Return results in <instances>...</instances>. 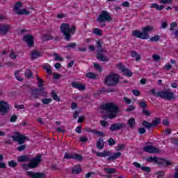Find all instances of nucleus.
Masks as SVG:
<instances>
[{"label": "nucleus", "instance_id": "f257e3e1", "mask_svg": "<svg viewBox=\"0 0 178 178\" xmlns=\"http://www.w3.org/2000/svg\"><path fill=\"white\" fill-rule=\"evenodd\" d=\"M60 31L64 35L65 41H70L72 40V35L76 33V26H72L70 27L69 24H61Z\"/></svg>", "mask_w": 178, "mask_h": 178}, {"label": "nucleus", "instance_id": "f03ea898", "mask_svg": "<svg viewBox=\"0 0 178 178\" xmlns=\"http://www.w3.org/2000/svg\"><path fill=\"white\" fill-rule=\"evenodd\" d=\"M102 109L108 112L106 115L108 119H115L118 116V113L119 112V107L116 106L114 103H107L102 106Z\"/></svg>", "mask_w": 178, "mask_h": 178}, {"label": "nucleus", "instance_id": "7ed1b4c3", "mask_svg": "<svg viewBox=\"0 0 178 178\" xmlns=\"http://www.w3.org/2000/svg\"><path fill=\"white\" fill-rule=\"evenodd\" d=\"M154 30V27L147 26L143 28L142 31L134 30L132 31V35L136 38H140V40H148L149 38V33Z\"/></svg>", "mask_w": 178, "mask_h": 178}, {"label": "nucleus", "instance_id": "20e7f679", "mask_svg": "<svg viewBox=\"0 0 178 178\" xmlns=\"http://www.w3.org/2000/svg\"><path fill=\"white\" fill-rule=\"evenodd\" d=\"M150 92L152 95H154V97H159L160 98H163V99H166L167 101H170L176 98L175 97V93L170 92V90H169L165 91H159L156 92L155 91V89H152Z\"/></svg>", "mask_w": 178, "mask_h": 178}, {"label": "nucleus", "instance_id": "39448f33", "mask_svg": "<svg viewBox=\"0 0 178 178\" xmlns=\"http://www.w3.org/2000/svg\"><path fill=\"white\" fill-rule=\"evenodd\" d=\"M120 77L117 74H110L104 79V84L108 87H115L119 84Z\"/></svg>", "mask_w": 178, "mask_h": 178}, {"label": "nucleus", "instance_id": "423d86ee", "mask_svg": "<svg viewBox=\"0 0 178 178\" xmlns=\"http://www.w3.org/2000/svg\"><path fill=\"white\" fill-rule=\"evenodd\" d=\"M147 162L152 163L155 162V163H157L158 165H161L162 166H169V165H172V163L169 162L165 159H158V157L154 156H150L146 159Z\"/></svg>", "mask_w": 178, "mask_h": 178}, {"label": "nucleus", "instance_id": "0eeeda50", "mask_svg": "<svg viewBox=\"0 0 178 178\" xmlns=\"http://www.w3.org/2000/svg\"><path fill=\"white\" fill-rule=\"evenodd\" d=\"M16 136H9V138H13L14 141H17L19 145H22V144H24L26 141H29V137L19 133H15Z\"/></svg>", "mask_w": 178, "mask_h": 178}, {"label": "nucleus", "instance_id": "6e6552de", "mask_svg": "<svg viewBox=\"0 0 178 178\" xmlns=\"http://www.w3.org/2000/svg\"><path fill=\"white\" fill-rule=\"evenodd\" d=\"M30 168L35 169V168H38L40 163L42 161L41 154H38L35 158L30 159Z\"/></svg>", "mask_w": 178, "mask_h": 178}, {"label": "nucleus", "instance_id": "1a4fd4ad", "mask_svg": "<svg viewBox=\"0 0 178 178\" xmlns=\"http://www.w3.org/2000/svg\"><path fill=\"white\" fill-rule=\"evenodd\" d=\"M112 20V17L111 14L107 11L103 10L97 17V22L99 23H104L105 22H111Z\"/></svg>", "mask_w": 178, "mask_h": 178}, {"label": "nucleus", "instance_id": "9d476101", "mask_svg": "<svg viewBox=\"0 0 178 178\" xmlns=\"http://www.w3.org/2000/svg\"><path fill=\"white\" fill-rule=\"evenodd\" d=\"M22 1H17L15 6H14V10L16 12L17 15H30V12H29L26 9H22ZM21 9V10H20Z\"/></svg>", "mask_w": 178, "mask_h": 178}, {"label": "nucleus", "instance_id": "9b49d317", "mask_svg": "<svg viewBox=\"0 0 178 178\" xmlns=\"http://www.w3.org/2000/svg\"><path fill=\"white\" fill-rule=\"evenodd\" d=\"M102 53L106 54V50L101 49L97 51V54L96 56L97 59L100 60V62H109V58L106 57Z\"/></svg>", "mask_w": 178, "mask_h": 178}, {"label": "nucleus", "instance_id": "f8f14e48", "mask_svg": "<svg viewBox=\"0 0 178 178\" xmlns=\"http://www.w3.org/2000/svg\"><path fill=\"white\" fill-rule=\"evenodd\" d=\"M9 109H10V108L8 103L3 101L0 102V113H1L3 116H5V115L9 112Z\"/></svg>", "mask_w": 178, "mask_h": 178}, {"label": "nucleus", "instance_id": "ddd939ff", "mask_svg": "<svg viewBox=\"0 0 178 178\" xmlns=\"http://www.w3.org/2000/svg\"><path fill=\"white\" fill-rule=\"evenodd\" d=\"M45 88H42L40 89H32L31 95L34 97L36 99L40 98V95H45Z\"/></svg>", "mask_w": 178, "mask_h": 178}, {"label": "nucleus", "instance_id": "4468645a", "mask_svg": "<svg viewBox=\"0 0 178 178\" xmlns=\"http://www.w3.org/2000/svg\"><path fill=\"white\" fill-rule=\"evenodd\" d=\"M65 159H75V161H83V156L76 153H65Z\"/></svg>", "mask_w": 178, "mask_h": 178}, {"label": "nucleus", "instance_id": "2eb2a0df", "mask_svg": "<svg viewBox=\"0 0 178 178\" xmlns=\"http://www.w3.org/2000/svg\"><path fill=\"white\" fill-rule=\"evenodd\" d=\"M10 30H12V26L9 24H0V34L1 35H6Z\"/></svg>", "mask_w": 178, "mask_h": 178}, {"label": "nucleus", "instance_id": "dca6fc26", "mask_svg": "<svg viewBox=\"0 0 178 178\" xmlns=\"http://www.w3.org/2000/svg\"><path fill=\"white\" fill-rule=\"evenodd\" d=\"M124 127H126V124L124 123H114L111 125L110 131L111 133H113V131L122 130V129H124Z\"/></svg>", "mask_w": 178, "mask_h": 178}, {"label": "nucleus", "instance_id": "f3484780", "mask_svg": "<svg viewBox=\"0 0 178 178\" xmlns=\"http://www.w3.org/2000/svg\"><path fill=\"white\" fill-rule=\"evenodd\" d=\"M27 176L31 178H47V175L44 172H35L31 171L26 172Z\"/></svg>", "mask_w": 178, "mask_h": 178}, {"label": "nucleus", "instance_id": "a211bd4d", "mask_svg": "<svg viewBox=\"0 0 178 178\" xmlns=\"http://www.w3.org/2000/svg\"><path fill=\"white\" fill-rule=\"evenodd\" d=\"M23 41L26 42L28 47L31 48V47H34V37L32 35H26L23 38Z\"/></svg>", "mask_w": 178, "mask_h": 178}, {"label": "nucleus", "instance_id": "6ab92c4d", "mask_svg": "<svg viewBox=\"0 0 178 178\" xmlns=\"http://www.w3.org/2000/svg\"><path fill=\"white\" fill-rule=\"evenodd\" d=\"M144 152H148L149 154H158L159 149L152 145H147L143 147Z\"/></svg>", "mask_w": 178, "mask_h": 178}, {"label": "nucleus", "instance_id": "aec40b11", "mask_svg": "<svg viewBox=\"0 0 178 178\" xmlns=\"http://www.w3.org/2000/svg\"><path fill=\"white\" fill-rule=\"evenodd\" d=\"M71 86H72V87H73V88H76L77 90H79L80 91H84V90H86L85 86H83L81 83H77V82L72 81L71 83Z\"/></svg>", "mask_w": 178, "mask_h": 178}, {"label": "nucleus", "instance_id": "412c9836", "mask_svg": "<svg viewBox=\"0 0 178 178\" xmlns=\"http://www.w3.org/2000/svg\"><path fill=\"white\" fill-rule=\"evenodd\" d=\"M120 70L123 72L124 74H125V76H127V77H131V76H133V72H131V71H130L124 65L120 67Z\"/></svg>", "mask_w": 178, "mask_h": 178}, {"label": "nucleus", "instance_id": "4be33fe9", "mask_svg": "<svg viewBox=\"0 0 178 178\" xmlns=\"http://www.w3.org/2000/svg\"><path fill=\"white\" fill-rule=\"evenodd\" d=\"M120 156H122L121 152H115L113 155L108 156L107 159V161H108V162H111V161H116V159L118 158H120Z\"/></svg>", "mask_w": 178, "mask_h": 178}, {"label": "nucleus", "instance_id": "5701e85b", "mask_svg": "<svg viewBox=\"0 0 178 178\" xmlns=\"http://www.w3.org/2000/svg\"><path fill=\"white\" fill-rule=\"evenodd\" d=\"M96 147L98 149H104V147H105V142H104V139L102 138L97 140Z\"/></svg>", "mask_w": 178, "mask_h": 178}, {"label": "nucleus", "instance_id": "b1692460", "mask_svg": "<svg viewBox=\"0 0 178 178\" xmlns=\"http://www.w3.org/2000/svg\"><path fill=\"white\" fill-rule=\"evenodd\" d=\"M42 54L40 51H38L37 50H33L31 52V58L32 60H34L35 59H37V58H40V56H42Z\"/></svg>", "mask_w": 178, "mask_h": 178}, {"label": "nucleus", "instance_id": "393cba45", "mask_svg": "<svg viewBox=\"0 0 178 178\" xmlns=\"http://www.w3.org/2000/svg\"><path fill=\"white\" fill-rule=\"evenodd\" d=\"M111 151H104L103 152H96L97 156L100 158H105V156H109L111 155Z\"/></svg>", "mask_w": 178, "mask_h": 178}, {"label": "nucleus", "instance_id": "a878e982", "mask_svg": "<svg viewBox=\"0 0 178 178\" xmlns=\"http://www.w3.org/2000/svg\"><path fill=\"white\" fill-rule=\"evenodd\" d=\"M18 162H27L30 161V158L27 155H22L17 158Z\"/></svg>", "mask_w": 178, "mask_h": 178}, {"label": "nucleus", "instance_id": "bb28decb", "mask_svg": "<svg viewBox=\"0 0 178 178\" xmlns=\"http://www.w3.org/2000/svg\"><path fill=\"white\" fill-rule=\"evenodd\" d=\"M83 170L81 168L79 167V165H76L75 167H73L72 169V175H79V173H81V171Z\"/></svg>", "mask_w": 178, "mask_h": 178}, {"label": "nucleus", "instance_id": "cd10ccee", "mask_svg": "<svg viewBox=\"0 0 178 178\" xmlns=\"http://www.w3.org/2000/svg\"><path fill=\"white\" fill-rule=\"evenodd\" d=\"M130 54L132 58H136V62H138V60H141V56L139 54H138L136 51H132L130 52Z\"/></svg>", "mask_w": 178, "mask_h": 178}, {"label": "nucleus", "instance_id": "c85d7f7f", "mask_svg": "<svg viewBox=\"0 0 178 178\" xmlns=\"http://www.w3.org/2000/svg\"><path fill=\"white\" fill-rule=\"evenodd\" d=\"M129 127L131 129H134L136 127V120L134 118H130L127 122Z\"/></svg>", "mask_w": 178, "mask_h": 178}, {"label": "nucleus", "instance_id": "c756f323", "mask_svg": "<svg viewBox=\"0 0 178 178\" xmlns=\"http://www.w3.org/2000/svg\"><path fill=\"white\" fill-rule=\"evenodd\" d=\"M104 172L108 173V175H115V173H116V170L115 168H104Z\"/></svg>", "mask_w": 178, "mask_h": 178}, {"label": "nucleus", "instance_id": "7c9ffc66", "mask_svg": "<svg viewBox=\"0 0 178 178\" xmlns=\"http://www.w3.org/2000/svg\"><path fill=\"white\" fill-rule=\"evenodd\" d=\"M43 69L46 70L47 74H52V67L49 65H43Z\"/></svg>", "mask_w": 178, "mask_h": 178}, {"label": "nucleus", "instance_id": "2f4dec72", "mask_svg": "<svg viewBox=\"0 0 178 178\" xmlns=\"http://www.w3.org/2000/svg\"><path fill=\"white\" fill-rule=\"evenodd\" d=\"M42 41H49L51 40H54V37L51 35L44 34L42 36Z\"/></svg>", "mask_w": 178, "mask_h": 178}, {"label": "nucleus", "instance_id": "473e14b6", "mask_svg": "<svg viewBox=\"0 0 178 178\" xmlns=\"http://www.w3.org/2000/svg\"><path fill=\"white\" fill-rule=\"evenodd\" d=\"M161 123V118H156L152 122V127H156Z\"/></svg>", "mask_w": 178, "mask_h": 178}, {"label": "nucleus", "instance_id": "72a5a7b5", "mask_svg": "<svg viewBox=\"0 0 178 178\" xmlns=\"http://www.w3.org/2000/svg\"><path fill=\"white\" fill-rule=\"evenodd\" d=\"M142 124H143V127H145V129H147V130L151 129V127H152V123H149V122H148L146 121V120H144V121L142 122Z\"/></svg>", "mask_w": 178, "mask_h": 178}, {"label": "nucleus", "instance_id": "f704fd0d", "mask_svg": "<svg viewBox=\"0 0 178 178\" xmlns=\"http://www.w3.org/2000/svg\"><path fill=\"white\" fill-rule=\"evenodd\" d=\"M150 8H154L155 9H156V10H162V9H163V8H165V6L163 5H161L159 6V4L156 3H152Z\"/></svg>", "mask_w": 178, "mask_h": 178}, {"label": "nucleus", "instance_id": "c9c22d12", "mask_svg": "<svg viewBox=\"0 0 178 178\" xmlns=\"http://www.w3.org/2000/svg\"><path fill=\"white\" fill-rule=\"evenodd\" d=\"M86 76L88 79H92L93 80H95V79H97V77H98V74H95L93 72H88L86 74Z\"/></svg>", "mask_w": 178, "mask_h": 178}, {"label": "nucleus", "instance_id": "e433bc0d", "mask_svg": "<svg viewBox=\"0 0 178 178\" xmlns=\"http://www.w3.org/2000/svg\"><path fill=\"white\" fill-rule=\"evenodd\" d=\"M24 75L27 79H31L33 77V72L30 69H27L25 71Z\"/></svg>", "mask_w": 178, "mask_h": 178}, {"label": "nucleus", "instance_id": "4c0bfd02", "mask_svg": "<svg viewBox=\"0 0 178 178\" xmlns=\"http://www.w3.org/2000/svg\"><path fill=\"white\" fill-rule=\"evenodd\" d=\"M93 34H95V35H99V37H102V30L98 29V28H95L93 29Z\"/></svg>", "mask_w": 178, "mask_h": 178}, {"label": "nucleus", "instance_id": "58836bf2", "mask_svg": "<svg viewBox=\"0 0 178 178\" xmlns=\"http://www.w3.org/2000/svg\"><path fill=\"white\" fill-rule=\"evenodd\" d=\"M51 97H52L53 99H54V101H57V102L60 101V98H59V97H58V95L56 94V92H54V90L51 91Z\"/></svg>", "mask_w": 178, "mask_h": 178}, {"label": "nucleus", "instance_id": "ea45409f", "mask_svg": "<svg viewBox=\"0 0 178 178\" xmlns=\"http://www.w3.org/2000/svg\"><path fill=\"white\" fill-rule=\"evenodd\" d=\"M41 101L44 105H48V104H51V102H52V99L44 98V99H42Z\"/></svg>", "mask_w": 178, "mask_h": 178}, {"label": "nucleus", "instance_id": "a19ab883", "mask_svg": "<svg viewBox=\"0 0 178 178\" xmlns=\"http://www.w3.org/2000/svg\"><path fill=\"white\" fill-rule=\"evenodd\" d=\"M37 80H38V87H39L40 88H41V87H42V86H44V80H42L41 78H40V76H38V75L36 76Z\"/></svg>", "mask_w": 178, "mask_h": 178}, {"label": "nucleus", "instance_id": "79ce46f5", "mask_svg": "<svg viewBox=\"0 0 178 178\" xmlns=\"http://www.w3.org/2000/svg\"><path fill=\"white\" fill-rule=\"evenodd\" d=\"M77 47V44L76 43H70L65 46L66 49H73Z\"/></svg>", "mask_w": 178, "mask_h": 178}, {"label": "nucleus", "instance_id": "37998d69", "mask_svg": "<svg viewBox=\"0 0 178 178\" xmlns=\"http://www.w3.org/2000/svg\"><path fill=\"white\" fill-rule=\"evenodd\" d=\"M160 38L161 36H159V35H155L154 36L150 38V41L152 42H156V41H159Z\"/></svg>", "mask_w": 178, "mask_h": 178}, {"label": "nucleus", "instance_id": "c03bdc74", "mask_svg": "<svg viewBox=\"0 0 178 178\" xmlns=\"http://www.w3.org/2000/svg\"><path fill=\"white\" fill-rule=\"evenodd\" d=\"M93 134L98 136V137H105V134H104V132L97 130H95Z\"/></svg>", "mask_w": 178, "mask_h": 178}, {"label": "nucleus", "instance_id": "a18cd8bd", "mask_svg": "<svg viewBox=\"0 0 178 178\" xmlns=\"http://www.w3.org/2000/svg\"><path fill=\"white\" fill-rule=\"evenodd\" d=\"M8 166L10 168H16L17 166V163L15 162L13 160H11L8 162Z\"/></svg>", "mask_w": 178, "mask_h": 178}, {"label": "nucleus", "instance_id": "49530a36", "mask_svg": "<svg viewBox=\"0 0 178 178\" xmlns=\"http://www.w3.org/2000/svg\"><path fill=\"white\" fill-rule=\"evenodd\" d=\"M107 143H108V145H110V147H113V145H115V144H116V141L112 138H110L107 140Z\"/></svg>", "mask_w": 178, "mask_h": 178}, {"label": "nucleus", "instance_id": "de8ad7c7", "mask_svg": "<svg viewBox=\"0 0 178 178\" xmlns=\"http://www.w3.org/2000/svg\"><path fill=\"white\" fill-rule=\"evenodd\" d=\"M93 66L96 70H98V72H102V67L99 64L95 63Z\"/></svg>", "mask_w": 178, "mask_h": 178}, {"label": "nucleus", "instance_id": "09e8293b", "mask_svg": "<svg viewBox=\"0 0 178 178\" xmlns=\"http://www.w3.org/2000/svg\"><path fill=\"white\" fill-rule=\"evenodd\" d=\"M54 60H58L59 62H63V58L62 57H60L56 53H54Z\"/></svg>", "mask_w": 178, "mask_h": 178}, {"label": "nucleus", "instance_id": "8fccbe9b", "mask_svg": "<svg viewBox=\"0 0 178 178\" xmlns=\"http://www.w3.org/2000/svg\"><path fill=\"white\" fill-rule=\"evenodd\" d=\"M155 175L156 176L157 178L163 177V176H165V172L159 171L157 172H155Z\"/></svg>", "mask_w": 178, "mask_h": 178}, {"label": "nucleus", "instance_id": "3c124183", "mask_svg": "<svg viewBox=\"0 0 178 178\" xmlns=\"http://www.w3.org/2000/svg\"><path fill=\"white\" fill-rule=\"evenodd\" d=\"M139 106L142 109H145V108H148V105H147V103L145 102H140Z\"/></svg>", "mask_w": 178, "mask_h": 178}, {"label": "nucleus", "instance_id": "603ef678", "mask_svg": "<svg viewBox=\"0 0 178 178\" xmlns=\"http://www.w3.org/2000/svg\"><path fill=\"white\" fill-rule=\"evenodd\" d=\"M153 60L155 62H158L159 60H161V56L158 54H153L152 56Z\"/></svg>", "mask_w": 178, "mask_h": 178}, {"label": "nucleus", "instance_id": "864d4df0", "mask_svg": "<svg viewBox=\"0 0 178 178\" xmlns=\"http://www.w3.org/2000/svg\"><path fill=\"white\" fill-rule=\"evenodd\" d=\"M17 151L22 152V151H24L26 149V145H22L17 147Z\"/></svg>", "mask_w": 178, "mask_h": 178}, {"label": "nucleus", "instance_id": "5fc2aeb1", "mask_svg": "<svg viewBox=\"0 0 178 178\" xmlns=\"http://www.w3.org/2000/svg\"><path fill=\"white\" fill-rule=\"evenodd\" d=\"M141 170H143V172H147V173H149V172H151V168L149 167L143 166L141 167Z\"/></svg>", "mask_w": 178, "mask_h": 178}, {"label": "nucleus", "instance_id": "6e6d98bb", "mask_svg": "<svg viewBox=\"0 0 178 178\" xmlns=\"http://www.w3.org/2000/svg\"><path fill=\"white\" fill-rule=\"evenodd\" d=\"M10 58L11 59H16L17 58V55L15 54V52L13 51V49L11 50V54H10Z\"/></svg>", "mask_w": 178, "mask_h": 178}, {"label": "nucleus", "instance_id": "4d7b16f0", "mask_svg": "<svg viewBox=\"0 0 178 178\" xmlns=\"http://www.w3.org/2000/svg\"><path fill=\"white\" fill-rule=\"evenodd\" d=\"M79 141L81 143H87V141H88V138L87 136H82L80 138Z\"/></svg>", "mask_w": 178, "mask_h": 178}, {"label": "nucleus", "instance_id": "13d9d810", "mask_svg": "<svg viewBox=\"0 0 178 178\" xmlns=\"http://www.w3.org/2000/svg\"><path fill=\"white\" fill-rule=\"evenodd\" d=\"M16 120H17V115H14L11 117V118L10 119V122L11 123H15V122H16Z\"/></svg>", "mask_w": 178, "mask_h": 178}, {"label": "nucleus", "instance_id": "bf43d9fd", "mask_svg": "<svg viewBox=\"0 0 178 178\" xmlns=\"http://www.w3.org/2000/svg\"><path fill=\"white\" fill-rule=\"evenodd\" d=\"M134 109H136V106L130 105L129 108L126 109V112H131V111H134Z\"/></svg>", "mask_w": 178, "mask_h": 178}, {"label": "nucleus", "instance_id": "052dcab7", "mask_svg": "<svg viewBox=\"0 0 178 178\" xmlns=\"http://www.w3.org/2000/svg\"><path fill=\"white\" fill-rule=\"evenodd\" d=\"M142 113L145 115V116H149L151 115V113L148 110L143 109L142 110Z\"/></svg>", "mask_w": 178, "mask_h": 178}, {"label": "nucleus", "instance_id": "680f3d73", "mask_svg": "<svg viewBox=\"0 0 178 178\" xmlns=\"http://www.w3.org/2000/svg\"><path fill=\"white\" fill-rule=\"evenodd\" d=\"M22 168L24 169V170H29V169H31L30 168V163L29 164H22Z\"/></svg>", "mask_w": 178, "mask_h": 178}, {"label": "nucleus", "instance_id": "e2e57ef3", "mask_svg": "<svg viewBox=\"0 0 178 178\" xmlns=\"http://www.w3.org/2000/svg\"><path fill=\"white\" fill-rule=\"evenodd\" d=\"M132 93L134 94V95H135L136 97H140V92L139 90H132Z\"/></svg>", "mask_w": 178, "mask_h": 178}, {"label": "nucleus", "instance_id": "0e129e2a", "mask_svg": "<svg viewBox=\"0 0 178 178\" xmlns=\"http://www.w3.org/2000/svg\"><path fill=\"white\" fill-rule=\"evenodd\" d=\"M100 124L102 127H106L108 126V122L105 121V120H102L100 121Z\"/></svg>", "mask_w": 178, "mask_h": 178}, {"label": "nucleus", "instance_id": "69168bd1", "mask_svg": "<svg viewBox=\"0 0 178 178\" xmlns=\"http://www.w3.org/2000/svg\"><path fill=\"white\" fill-rule=\"evenodd\" d=\"M15 108L16 109H24L25 107H24V104H20V105L15 104Z\"/></svg>", "mask_w": 178, "mask_h": 178}, {"label": "nucleus", "instance_id": "338daca9", "mask_svg": "<svg viewBox=\"0 0 178 178\" xmlns=\"http://www.w3.org/2000/svg\"><path fill=\"white\" fill-rule=\"evenodd\" d=\"M171 141L175 145H178V138H172Z\"/></svg>", "mask_w": 178, "mask_h": 178}, {"label": "nucleus", "instance_id": "774afa93", "mask_svg": "<svg viewBox=\"0 0 178 178\" xmlns=\"http://www.w3.org/2000/svg\"><path fill=\"white\" fill-rule=\"evenodd\" d=\"M145 128L141 127L138 129V133L139 134H144L145 133Z\"/></svg>", "mask_w": 178, "mask_h": 178}]
</instances>
